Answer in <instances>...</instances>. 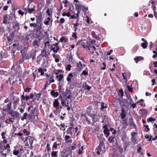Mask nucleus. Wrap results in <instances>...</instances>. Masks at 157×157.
Masks as SVG:
<instances>
[{
  "label": "nucleus",
  "mask_w": 157,
  "mask_h": 157,
  "mask_svg": "<svg viewBox=\"0 0 157 157\" xmlns=\"http://www.w3.org/2000/svg\"><path fill=\"white\" fill-rule=\"evenodd\" d=\"M14 90H11L10 93V95L12 96V98H13L14 97H16V96L14 95Z\"/></svg>",
  "instance_id": "obj_57"
},
{
  "label": "nucleus",
  "mask_w": 157,
  "mask_h": 157,
  "mask_svg": "<svg viewBox=\"0 0 157 157\" xmlns=\"http://www.w3.org/2000/svg\"><path fill=\"white\" fill-rule=\"evenodd\" d=\"M65 140L66 143H71L72 142L71 137L69 136L66 135L65 137Z\"/></svg>",
  "instance_id": "obj_12"
},
{
  "label": "nucleus",
  "mask_w": 157,
  "mask_h": 157,
  "mask_svg": "<svg viewBox=\"0 0 157 157\" xmlns=\"http://www.w3.org/2000/svg\"><path fill=\"white\" fill-rule=\"evenodd\" d=\"M41 17L40 16H36V25H42V22L41 20Z\"/></svg>",
  "instance_id": "obj_17"
},
{
  "label": "nucleus",
  "mask_w": 157,
  "mask_h": 157,
  "mask_svg": "<svg viewBox=\"0 0 157 157\" xmlns=\"http://www.w3.org/2000/svg\"><path fill=\"white\" fill-rule=\"evenodd\" d=\"M63 92V96H66L67 99H71L72 97V93L70 90L66 89L65 92Z\"/></svg>",
  "instance_id": "obj_6"
},
{
  "label": "nucleus",
  "mask_w": 157,
  "mask_h": 157,
  "mask_svg": "<svg viewBox=\"0 0 157 157\" xmlns=\"http://www.w3.org/2000/svg\"><path fill=\"white\" fill-rule=\"evenodd\" d=\"M39 111L36 108L31 110L30 112L28 114L27 118L29 120H31L33 117L39 116Z\"/></svg>",
  "instance_id": "obj_2"
},
{
  "label": "nucleus",
  "mask_w": 157,
  "mask_h": 157,
  "mask_svg": "<svg viewBox=\"0 0 157 157\" xmlns=\"http://www.w3.org/2000/svg\"><path fill=\"white\" fill-rule=\"evenodd\" d=\"M77 67H78L79 70L80 71L82 69V67L83 65L81 63V62L79 61L78 63H77Z\"/></svg>",
  "instance_id": "obj_23"
},
{
  "label": "nucleus",
  "mask_w": 157,
  "mask_h": 157,
  "mask_svg": "<svg viewBox=\"0 0 157 157\" xmlns=\"http://www.w3.org/2000/svg\"><path fill=\"white\" fill-rule=\"evenodd\" d=\"M24 93H23V94L21 96V101H23V100H25V96L24 95Z\"/></svg>",
  "instance_id": "obj_59"
},
{
  "label": "nucleus",
  "mask_w": 157,
  "mask_h": 157,
  "mask_svg": "<svg viewBox=\"0 0 157 157\" xmlns=\"http://www.w3.org/2000/svg\"><path fill=\"white\" fill-rule=\"evenodd\" d=\"M72 84L73 85H76L77 84V81L76 77H74L72 80Z\"/></svg>",
  "instance_id": "obj_39"
},
{
  "label": "nucleus",
  "mask_w": 157,
  "mask_h": 157,
  "mask_svg": "<svg viewBox=\"0 0 157 157\" xmlns=\"http://www.w3.org/2000/svg\"><path fill=\"white\" fill-rule=\"evenodd\" d=\"M73 74L72 73H70L67 75V80L68 82H71L72 81V80L73 78H74L73 77Z\"/></svg>",
  "instance_id": "obj_13"
},
{
  "label": "nucleus",
  "mask_w": 157,
  "mask_h": 157,
  "mask_svg": "<svg viewBox=\"0 0 157 157\" xmlns=\"http://www.w3.org/2000/svg\"><path fill=\"white\" fill-rule=\"evenodd\" d=\"M121 124H123L126 125V126H127L128 124L127 123V121L126 119H124L122 120L121 121Z\"/></svg>",
  "instance_id": "obj_54"
},
{
  "label": "nucleus",
  "mask_w": 157,
  "mask_h": 157,
  "mask_svg": "<svg viewBox=\"0 0 157 157\" xmlns=\"http://www.w3.org/2000/svg\"><path fill=\"white\" fill-rule=\"evenodd\" d=\"M60 48L59 47H55L53 46V45L51 46L50 47V50L51 51H52L55 53L57 52L59 50Z\"/></svg>",
  "instance_id": "obj_14"
},
{
  "label": "nucleus",
  "mask_w": 157,
  "mask_h": 157,
  "mask_svg": "<svg viewBox=\"0 0 157 157\" xmlns=\"http://www.w3.org/2000/svg\"><path fill=\"white\" fill-rule=\"evenodd\" d=\"M10 148V146L9 144H6V146L3 149L9 150Z\"/></svg>",
  "instance_id": "obj_61"
},
{
  "label": "nucleus",
  "mask_w": 157,
  "mask_h": 157,
  "mask_svg": "<svg viewBox=\"0 0 157 157\" xmlns=\"http://www.w3.org/2000/svg\"><path fill=\"white\" fill-rule=\"evenodd\" d=\"M85 89L89 90L90 89L91 87L88 86V85L86 84L84 86Z\"/></svg>",
  "instance_id": "obj_44"
},
{
  "label": "nucleus",
  "mask_w": 157,
  "mask_h": 157,
  "mask_svg": "<svg viewBox=\"0 0 157 157\" xmlns=\"http://www.w3.org/2000/svg\"><path fill=\"white\" fill-rule=\"evenodd\" d=\"M56 78H58V81H61L63 79V75L59 74V75L56 76Z\"/></svg>",
  "instance_id": "obj_34"
},
{
  "label": "nucleus",
  "mask_w": 157,
  "mask_h": 157,
  "mask_svg": "<svg viewBox=\"0 0 157 157\" xmlns=\"http://www.w3.org/2000/svg\"><path fill=\"white\" fill-rule=\"evenodd\" d=\"M23 132L24 134H26L27 136H29L30 134V133L27 131L26 129H24L23 130Z\"/></svg>",
  "instance_id": "obj_49"
},
{
  "label": "nucleus",
  "mask_w": 157,
  "mask_h": 157,
  "mask_svg": "<svg viewBox=\"0 0 157 157\" xmlns=\"http://www.w3.org/2000/svg\"><path fill=\"white\" fill-rule=\"evenodd\" d=\"M118 95L120 98H122L124 95V92L123 90L121 89L119 90Z\"/></svg>",
  "instance_id": "obj_29"
},
{
  "label": "nucleus",
  "mask_w": 157,
  "mask_h": 157,
  "mask_svg": "<svg viewBox=\"0 0 157 157\" xmlns=\"http://www.w3.org/2000/svg\"><path fill=\"white\" fill-rule=\"evenodd\" d=\"M120 115L121 116V119H124L125 118L126 115V113L124 109H122L121 110V112L120 114Z\"/></svg>",
  "instance_id": "obj_19"
},
{
  "label": "nucleus",
  "mask_w": 157,
  "mask_h": 157,
  "mask_svg": "<svg viewBox=\"0 0 157 157\" xmlns=\"http://www.w3.org/2000/svg\"><path fill=\"white\" fill-rule=\"evenodd\" d=\"M16 44H13V48L12 50V56H14V53L16 51Z\"/></svg>",
  "instance_id": "obj_24"
},
{
  "label": "nucleus",
  "mask_w": 157,
  "mask_h": 157,
  "mask_svg": "<svg viewBox=\"0 0 157 157\" xmlns=\"http://www.w3.org/2000/svg\"><path fill=\"white\" fill-rule=\"evenodd\" d=\"M53 105L54 107L56 108L55 110H54L53 112L56 115V112H59L60 113L61 110L59 107V98L55 99H54V101L53 102Z\"/></svg>",
  "instance_id": "obj_3"
},
{
  "label": "nucleus",
  "mask_w": 157,
  "mask_h": 157,
  "mask_svg": "<svg viewBox=\"0 0 157 157\" xmlns=\"http://www.w3.org/2000/svg\"><path fill=\"white\" fill-rule=\"evenodd\" d=\"M50 21V18L48 17L47 19H46L44 21V24L46 25H48L49 24V21Z\"/></svg>",
  "instance_id": "obj_35"
},
{
  "label": "nucleus",
  "mask_w": 157,
  "mask_h": 157,
  "mask_svg": "<svg viewBox=\"0 0 157 157\" xmlns=\"http://www.w3.org/2000/svg\"><path fill=\"white\" fill-rule=\"evenodd\" d=\"M47 150L48 151H49L51 150V148L50 147V145L49 143H47L46 147Z\"/></svg>",
  "instance_id": "obj_58"
},
{
  "label": "nucleus",
  "mask_w": 157,
  "mask_h": 157,
  "mask_svg": "<svg viewBox=\"0 0 157 157\" xmlns=\"http://www.w3.org/2000/svg\"><path fill=\"white\" fill-rule=\"evenodd\" d=\"M144 127H146V128L145 129V132H147L150 130V129L149 128L148 126V125L146 124H144Z\"/></svg>",
  "instance_id": "obj_56"
},
{
  "label": "nucleus",
  "mask_w": 157,
  "mask_h": 157,
  "mask_svg": "<svg viewBox=\"0 0 157 157\" xmlns=\"http://www.w3.org/2000/svg\"><path fill=\"white\" fill-rule=\"evenodd\" d=\"M71 66L70 64L67 65L66 67V69L67 71H70L71 70Z\"/></svg>",
  "instance_id": "obj_48"
},
{
  "label": "nucleus",
  "mask_w": 157,
  "mask_h": 157,
  "mask_svg": "<svg viewBox=\"0 0 157 157\" xmlns=\"http://www.w3.org/2000/svg\"><path fill=\"white\" fill-rule=\"evenodd\" d=\"M143 59V58L142 57H137L134 59L136 62L137 63L139 61L142 60Z\"/></svg>",
  "instance_id": "obj_33"
},
{
  "label": "nucleus",
  "mask_w": 157,
  "mask_h": 157,
  "mask_svg": "<svg viewBox=\"0 0 157 157\" xmlns=\"http://www.w3.org/2000/svg\"><path fill=\"white\" fill-rule=\"evenodd\" d=\"M82 74L84 75H87L88 74V73L86 71L84 70L82 72Z\"/></svg>",
  "instance_id": "obj_64"
},
{
  "label": "nucleus",
  "mask_w": 157,
  "mask_h": 157,
  "mask_svg": "<svg viewBox=\"0 0 157 157\" xmlns=\"http://www.w3.org/2000/svg\"><path fill=\"white\" fill-rule=\"evenodd\" d=\"M8 15H5L4 16V20L3 21V23L7 24H9L10 22L9 21V18H8Z\"/></svg>",
  "instance_id": "obj_15"
},
{
  "label": "nucleus",
  "mask_w": 157,
  "mask_h": 157,
  "mask_svg": "<svg viewBox=\"0 0 157 157\" xmlns=\"http://www.w3.org/2000/svg\"><path fill=\"white\" fill-rule=\"evenodd\" d=\"M8 114L11 115V117L15 119L18 118L19 117V113L16 111H14L11 110L8 112Z\"/></svg>",
  "instance_id": "obj_9"
},
{
  "label": "nucleus",
  "mask_w": 157,
  "mask_h": 157,
  "mask_svg": "<svg viewBox=\"0 0 157 157\" xmlns=\"http://www.w3.org/2000/svg\"><path fill=\"white\" fill-rule=\"evenodd\" d=\"M27 138H28L30 144H33L34 140H35L34 138L30 136H28Z\"/></svg>",
  "instance_id": "obj_21"
},
{
  "label": "nucleus",
  "mask_w": 157,
  "mask_h": 157,
  "mask_svg": "<svg viewBox=\"0 0 157 157\" xmlns=\"http://www.w3.org/2000/svg\"><path fill=\"white\" fill-rule=\"evenodd\" d=\"M91 34L93 37L96 39H97L98 38V37L95 34V32L94 31H92L91 33Z\"/></svg>",
  "instance_id": "obj_46"
},
{
  "label": "nucleus",
  "mask_w": 157,
  "mask_h": 157,
  "mask_svg": "<svg viewBox=\"0 0 157 157\" xmlns=\"http://www.w3.org/2000/svg\"><path fill=\"white\" fill-rule=\"evenodd\" d=\"M21 24L16 21L13 23L12 30H13L14 32H18L20 29V26Z\"/></svg>",
  "instance_id": "obj_4"
},
{
  "label": "nucleus",
  "mask_w": 157,
  "mask_h": 157,
  "mask_svg": "<svg viewBox=\"0 0 157 157\" xmlns=\"http://www.w3.org/2000/svg\"><path fill=\"white\" fill-rule=\"evenodd\" d=\"M155 120V118H153L152 117H150L147 119V121L148 122L154 121Z\"/></svg>",
  "instance_id": "obj_41"
},
{
  "label": "nucleus",
  "mask_w": 157,
  "mask_h": 157,
  "mask_svg": "<svg viewBox=\"0 0 157 157\" xmlns=\"http://www.w3.org/2000/svg\"><path fill=\"white\" fill-rule=\"evenodd\" d=\"M140 146V144H138L137 146L138 147V149L137 150V151L138 153H140V151L142 150V148Z\"/></svg>",
  "instance_id": "obj_47"
},
{
  "label": "nucleus",
  "mask_w": 157,
  "mask_h": 157,
  "mask_svg": "<svg viewBox=\"0 0 157 157\" xmlns=\"http://www.w3.org/2000/svg\"><path fill=\"white\" fill-rule=\"evenodd\" d=\"M109 131L108 129L106 130H104L103 131V132L106 135V137H107L108 136H109Z\"/></svg>",
  "instance_id": "obj_37"
},
{
  "label": "nucleus",
  "mask_w": 157,
  "mask_h": 157,
  "mask_svg": "<svg viewBox=\"0 0 157 157\" xmlns=\"http://www.w3.org/2000/svg\"><path fill=\"white\" fill-rule=\"evenodd\" d=\"M5 32V30L4 28L2 26L0 27V34L1 33H3Z\"/></svg>",
  "instance_id": "obj_50"
},
{
  "label": "nucleus",
  "mask_w": 157,
  "mask_h": 157,
  "mask_svg": "<svg viewBox=\"0 0 157 157\" xmlns=\"http://www.w3.org/2000/svg\"><path fill=\"white\" fill-rule=\"evenodd\" d=\"M15 32H14V31H13V32H12L10 34L9 37H10L11 38L13 39L15 35Z\"/></svg>",
  "instance_id": "obj_45"
},
{
  "label": "nucleus",
  "mask_w": 157,
  "mask_h": 157,
  "mask_svg": "<svg viewBox=\"0 0 157 157\" xmlns=\"http://www.w3.org/2000/svg\"><path fill=\"white\" fill-rule=\"evenodd\" d=\"M12 100L13 101V108L15 109L17 108V105L19 104L20 98L18 97H14L12 98Z\"/></svg>",
  "instance_id": "obj_8"
},
{
  "label": "nucleus",
  "mask_w": 157,
  "mask_h": 157,
  "mask_svg": "<svg viewBox=\"0 0 157 157\" xmlns=\"http://www.w3.org/2000/svg\"><path fill=\"white\" fill-rule=\"evenodd\" d=\"M128 124L130 126H133L134 128H136V126L134 122L133 119L132 117L129 118V122Z\"/></svg>",
  "instance_id": "obj_11"
},
{
  "label": "nucleus",
  "mask_w": 157,
  "mask_h": 157,
  "mask_svg": "<svg viewBox=\"0 0 157 157\" xmlns=\"http://www.w3.org/2000/svg\"><path fill=\"white\" fill-rule=\"evenodd\" d=\"M83 6V5L78 4H75V6L77 10L79 11L82 10Z\"/></svg>",
  "instance_id": "obj_18"
},
{
  "label": "nucleus",
  "mask_w": 157,
  "mask_h": 157,
  "mask_svg": "<svg viewBox=\"0 0 157 157\" xmlns=\"http://www.w3.org/2000/svg\"><path fill=\"white\" fill-rule=\"evenodd\" d=\"M58 151H53L51 153V155L52 157H57Z\"/></svg>",
  "instance_id": "obj_28"
},
{
  "label": "nucleus",
  "mask_w": 157,
  "mask_h": 157,
  "mask_svg": "<svg viewBox=\"0 0 157 157\" xmlns=\"http://www.w3.org/2000/svg\"><path fill=\"white\" fill-rule=\"evenodd\" d=\"M51 95L54 98L58 97L59 95V93L58 92H55L53 90H51L50 92Z\"/></svg>",
  "instance_id": "obj_16"
},
{
  "label": "nucleus",
  "mask_w": 157,
  "mask_h": 157,
  "mask_svg": "<svg viewBox=\"0 0 157 157\" xmlns=\"http://www.w3.org/2000/svg\"><path fill=\"white\" fill-rule=\"evenodd\" d=\"M82 46L84 48H86L88 46V43L86 41L84 40L81 43Z\"/></svg>",
  "instance_id": "obj_25"
},
{
  "label": "nucleus",
  "mask_w": 157,
  "mask_h": 157,
  "mask_svg": "<svg viewBox=\"0 0 157 157\" xmlns=\"http://www.w3.org/2000/svg\"><path fill=\"white\" fill-rule=\"evenodd\" d=\"M25 10L28 11H27L29 13H31L32 11H34V9H31L30 8H28L27 9H25Z\"/></svg>",
  "instance_id": "obj_52"
},
{
  "label": "nucleus",
  "mask_w": 157,
  "mask_h": 157,
  "mask_svg": "<svg viewBox=\"0 0 157 157\" xmlns=\"http://www.w3.org/2000/svg\"><path fill=\"white\" fill-rule=\"evenodd\" d=\"M148 45V43L146 40H145V42L142 43L141 44V46L144 48H146Z\"/></svg>",
  "instance_id": "obj_26"
},
{
  "label": "nucleus",
  "mask_w": 157,
  "mask_h": 157,
  "mask_svg": "<svg viewBox=\"0 0 157 157\" xmlns=\"http://www.w3.org/2000/svg\"><path fill=\"white\" fill-rule=\"evenodd\" d=\"M73 128L72 127H70L69 128L67 129V134H70L71 135L73 133L71 131V130Z\"/></svg>",
  "instance_id": "obj_30"
},
{
  "label": "nucleus",
  "mask_w": 157,
  "mask_h": 157,
  "mask_svg": "<svg viewBox=\"0 0 157 157\" xmlns=\"http://www.w3.org/2000/svg\"><path fill=\"white\" fill-rule=\"evenodd\" d=\"M50 42L48 41L45 42L44 43V47L45 48L42 51L43 52H45L44 55H43V56L46 57L47 56V50L48 49L50 48Z\"/></svg>",
  "instance_id": "obj_5"
},
{
  "label": "nucleus",
  "mask_w": 157,
  "mask_h": 157,
  "mask_svg": "<svg viewBox=\"0 0 157 157\" xmlns=\"http://www.w3.org/2000/svg\"><path fill=\"white\" fill-rule=\"evenodd\" d=\"M40 39L39 38L37 40L33 41L32 44L35 49L38 48L39 47L40 44Z\"/></svg>",
  "instance_id": "obj_7"
},
{
  "label": "nucleus",
  "mask_w": 157,
  "mask_h": 157,
  "mask_svg": "<svg viewBox=\"0 0 157 157\" xmlns=\"http://www.w3.org/2000/svg\"><path fill=\"white\" fill-rule=\"evenodd\" d=\"M98 103L101 104V110H103L105 108H107V105L106 104H105L104 102H98L97 103V105H98Z\"/></svg>",
  "instance_id": "obj_20"
},
{
  "label": "nucleus",
  "mask_w": 157,
  "mask_h": 157,
  "mask_svg": "<svg viewBox=\"0 0 157 157\" xmlns=\"http://www.w3.org/2000/svg\"><path fill=\"white\" fill-rule=\"evenodd\" d=\"M114 139H115L114 136H110L108 138V140L110 143H113Z\"/></svg>",
  "instance_id": "obj_32"
},
{
  "label": "nucleus",
  "mask_w": 157,
  "mask_h": 157,
  "mask_svg": "<svg viewBox=\"0 0 157 157\" xmlns=\"http://www.w3.org/2000/svg\"><path fill=\"white\" fill-rule=\"evenodd\" d=\"M73 60V58L72 55L71 53H70L68 57V61L69 62H72Z\"/></svg>",
  "instance_id": "obj_36"
},
{
  "label": "nucleus",
  "mask_w": 157,
  "mask_h": 157,
  "mask_svg": "<svg viewBox=\"0 0 157 157\" xmlns=\"http://www.w3.org/2000/svg\"><path fill=\"white\" fill-rule=\"evenodd\" d=\"M31 88H30L27 87L24 89V91L26 92L29 93L30 91Z\"/></svg>",
  "instance_id": "obj_53"
},
{
  "label": "nucleus",
  "mask_w": 157,
  "mask_h": 157,
  "mask_svg": "<svg viewBox=\"0 0 157 157\" xmlns=\"http://www.w3.org/2000/svg\"><path fill=\"white\" fill-rule=\"evenodd\" d=\"M104 138H100L99 140V145L97 148V153L98 155L100 154V152L102 151L104 152V151L105 148V146L104 143Z\"/></svg>",
  "instance_id": "obj_1"
},
{
  "label": "nucleus",
  "mask_w": 157,
  "mask_h": 157,
  "mask_svg": "<svg viewBox=\"0 0 157 157\" xmlns=\"http://www.w3.org/2000/svg\"><path fill=\"white\" fill-rule=\"evenodd\" d=\"M62 16H67L68 17H69L71 16L70 14V12H68L67 13H63L62 14Z\"/></svg>",
  "instance_id": "obj_51"
},
{
  "label": "nucleus",
  "mask_w": 157,
  "mask_h": 157,
  "mask_svg": "<svg viewBox=\"0 0 157 157\" xmlns=\"http://www.w3.org/2000/svg\"><path fill=\"white\" fill-rule=\"evenodd\" d=\"M12 103V102L10 101L9 103L7 105V108L8 110H10Z\"/></svg>",
  "instance_id": "obj_43"
},
{
  "label": "nucleus",
  "mask_w": 157,
  "mask_h": 157,
  "mask_svg": "<svg viewBox=\"0 0 157 157\" xmlns=\"http://www.w3.org/2000/svg\"><path fill=\"white\" fill-rule=\"evenodd\" d=\"M66 102L63 99H61V104L63 106L66 105Z\"/></svg>",
  "instance_id": "obj_62"
},
{
  "label": "nucleus",
  "mask_w": 157,
  "mask_h": 157,
  "mask_svg": "<svg viewBox=\"0 0 157 157\" xmlns=\"http://www.w3.org/2000/svg\"><path fill=\"white\" fill-rule=\"evenodd\" d=\"M4 149L3 148H1L0 153L2 155H4L5 157H6L7 154L6 152H4Z\"/></svg>",
  "instance_id": "obj_27"
},
{
  "label": "nucleus",
  "mask_w": 157,
  "mask_h": 157,
  "mask_svg": "<svg viewBox=\"0 0 157 157\" xmlns=\"http://www.w3.org/2000/svg\"><path fill=\"white\" fill-rule=\"evenodd\" d=\"M88 10V8L87 7H84V6H83L82 10L84 12H86Z\"/></svg>",
  "instance_id": "obj_63"
},
{
  "label": "nucleus",
  "mask_w": 157,
  "mask_h": 157,
  "mask_svg": "<svg viewBox=\"0 0 157 157\" xmlns=\"http://www.w3.org/2000/svg\"><path fill=\"white\" fill-rule=\"evenodd\" d=\"M13 155H18V154L19 153V150H18L17 151H16L15 150H14L13 151Z\"/></svg>",
  "instance_id": "obj_55"
},
{
  "label": "nucleus",
  "mask_w": 157,
  "mask_h": 157,
  "mask_svg": "<svg viewBox=\"0 0 157 157\" xmlns=\"http://www.w3.org/2000/svg\"><path fill=\"white\" fill-rule=\"evenodd\" d=\"M28 116V114L27 113H25L23 114V116L21 117V119L22 121H23L25 119H26L27 116Z\"/></svg>",
  "instance_id": "obj_40"
},
{
  "label": "nucleus",
  "mask_w": 157,
  "mask_h": 157,
  "mask_svg": "<svg viewBox=\"0 0 157 157\" xmlns=\"http://www.w3.org/2000/svg\"><path fill=\"white\" fill-rule=\"evenodd\" d=\"M83 116L85 118V119L86 120V121L88 122V124H90V122L88 118L86 116V115H84Z\"/></svg>",
  "instance_id": "obj_60"
},
{
  "label": "nucleus",
  "mask_w": 157,
  "mask_h": 157,
  "mask_svg": "<svg viewBox=\"0 0 157 157\" xmlns=\"http://www.w3.org/2000/svg\"><path fill=\"white\" fill-rule=\"evenodd\" d=\"M126 96L127 98V99L128 101L129 102V104H131L132 103H134V102L132 101L131 97L129 94H127L126 95Z\"/></svg>",
  "instance_id": "obj_22"
},
{
  "label": "nucleus",
  "mask_w": 157,
  "mask_h": 157,
  "mask_svg": "<svg viewBox=\"0 0 157 157\" xmlns=\"http://www.w3.org/2000/svg\"><path fill=\"white\" fill-rule=\"evenodd\" d=\"M42 25H36V33H37L39 32V30H40L42 29L41 27Z\"/></svg>",
  "instance_id": "obj_31"
},
{
  "label": "nucleus",
  "mask_w": 157,
  "mask_h": 157,
  "mask_svg": "<svg viewBox=\"0 0 157 157\" xmlns=\"http://www.w3.org/2000/svg\"><path fill=\"white\" fill-rule=\"evenodd\" d=\"M60 41L61 42L64 41L65 43H66L67 41V40L65 39L64 36H62L60 40Z\"/></svg>",
  "instance_id": "obj_38"
},
{
  "label": "nucleus",
  "mask_w": 157,
  "mask_h": 157,
  "mask_svg": "<svg viewBox=\"0 0 157 157\" xmlns=\"http://www.w3.org/2000/svg\"><path fill=\"white\" fill-rule=\"evenodd\" d=\"M38 71L41 73V75H44V72L43 71V69L42 68H40L38 69Z\"/></svg>",
  "instance_id": "obj_42"
},
{
  "label": "nucleus",
  "mask_w": 157,
  "mask_h": 157,
  "mask_svg": "<svg viewBox=\"0 0 157 157\" xmlns=\"http://www.w3.org/2000/svg\"><path fill=\"white\" fill-rule=\"evenodd\" d=\"M137 134V133L135 132H132L131 133V135L132 137L131 141L134 143V144L137 143L136 137V136Z\"/></svg>",
  "instance_id": "obj_10"
}]
</instances>
